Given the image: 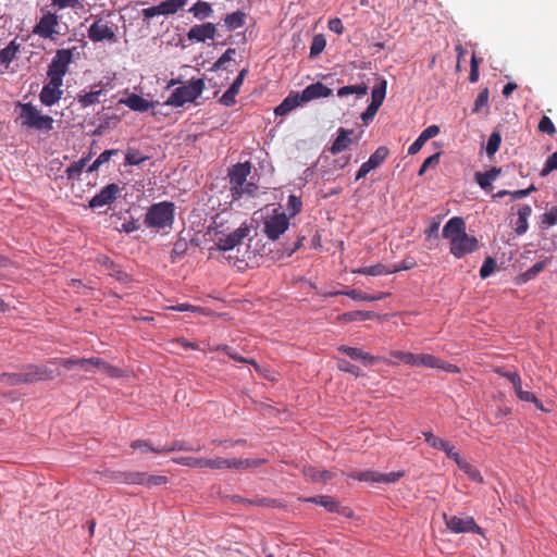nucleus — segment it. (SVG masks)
<instances>
[{
	"mask_svg": "<svg viewBox=\"0 0 557 557\" xmlns=\"http://www.w3.org/2000/svg\"><path fill=\"white\" fill-rule=\"evenodd\" d=\"M247 73H248V69H243L238 73L237 77L235 78V81L233 82V84L230 86L228 89L233 90L234 92H236L238 95Z\"/></svg>",
	"mask_w": 557,
	"mask_h": 557,
	"instance_id": "nucleus-61",
	"label": "nucleus"
},
{
	"mask_svg": "<svg viewBox=\"0 0 557 557\" xmlns=\"http://www.w3.org/2000/svg\"><path fill=\"white\" fill-rule=\"evenodd\" d=\"M222 350L230 357L232 358L233 360L235 361H238V362H245V363H250L252 366H255L257 369H258V366L256 363V361L253 359H247V358H244L242 357L240 355H238L235 349H233L232 347H228V346H224L222 348Z\"/></svg>",
	"mask_w": 557,
	"mask_h": 557,
	"instance_id": "nucleus-51",
	"label": "nucleus"
},
{
	"mask_svg": "<svg viewBox=\"0 0 557 557\" xmlns=\"http://www.w3.org/2000/svg\"><path fill=\"white\" fill-rule=\"evenodd\" d=\"M62 85L63 82L61 81L48 78V83L44 85L39 94L40 102L46 107L55 104L62 98Z\"/></svg>",
	"mask_w": 557,
	"mask_h": 557,
	"instance_id": "nucleus-13",
	"label": "nucleus"
},
{
	"mask_svg": "<svg viewBox=\"0 0 557 557\" xmlns=\"http://www.w3.org/2000/svg\"><path fill=\"white\" fill-rule=\"evenodd\" d=\"M237 94L231 89H227L220 98V103L225 107H232L235 104V98Z\"/></svg>",
	"mask_w": 557,
	"mask_h": 557,
	"instance_id": "nucleus-62",
	"label": "nucleus"
},
{
	"mask_svg": "<svg viewBox=\"0 0 557 557\" xmlns=\"http://www.w3.org/2000/svg\"><path fill=\"white\" fill-rule=\"evenodd\" d=\"M488 101V90H482L474 102V112H478L482 107L486 106Z\"/></svg>",
	"mask_w": 557,
	"mask_h": 557,
	"instance_id": "nucleus-64",
	"label": "nucleus"
},
{
	"mask_svg": "<svg viewBox=\"0 0 557 557\" xmlns=\"http://www.w3.org/2000/svg\"><path fill=\"white\" fill-rule=\"evenodd\" d=\"M442 235L450 242V253L456 258L475 251L479 247L478 239L466 233V224L462 218L454 216L444 226Z\"/></svg>",
	"mask_w": 557,
	"mask_h": 557,
	"instance_id": "nucleus-1",
	"label": "nucleus"
},
{
	"mask_svg": "<svg viewBox=\"0 0 557 557\" xmlns=\"http://www.w3.org/2000/svg\"><path fill=\"white\" fill-rule=\"evenodd\" d=\"M547 260L539 261L534 263L530 269H528L523 274V281L533 280L540 272L544 270L546 267Z\"/></svg>",
	"mask_w": 557,
	"mask_h": 557,
	"instance_id": "nucleus-47",
	"label": "nucleus"
},
{
	"mask_svg": "<svg viewBox=\"0 0 557 557\" xmlns=\"http://www.w3.org/2000/svg\"><path fill=\"white\" fill-rule=\"evenodd\" d=\"M444 520L447 529L454 533H481V528L476 525L472 517L444 515Z\"/></svg>",
	"mask_w": 557,
	"mask_h": 557,
	"instance_id": "nucleus-9",
	"label": "nucleus"
},
{
	"mask_svg": "<svg viewBox=\"0 0 557 557\" xmlns=\"http://www.w3.org/2000/svg\"><path fill=\"white\" fill-rule=\"evenodd\" d=\"M388 154V149L386 147H379L366 161L361 164L360 169L357 172L356 181H359L367 176L369 172L379 168L381 163L386 159Z\"/></svg>",
	"mask_w": 557,
	"mask_h": 557,
	"instance_id": "nucleus-15",
	"label": "nucleus"
},
{
	"mask_svg": "<svg viewBox=\"0 0 557 557\" xmlns=\"http://www.w3.org/2000/svg\"><path fill=\"white\" fill-rule=\"evenodd\" d=\"M250 230L247 225H240L238 228L227 235L219 237L216 246L219 250L228 251L240 245L248 236Z\"/></svg>",
	"mask_w": 557,
	"mask_h": 557,
	"instance_id": "nucleus-12",
	"label": "nucleus"
},
{
	"mask_svg": "<svg viewBox=\"0 0 557 557\" xmlns=\"http://www.w3.org/2000/svg\"><path fill=\"white\" fill-rule=\"evenodd\" d=\"M337 367L339 370L344 371V372H347V373H351L356 376H359L360 375V370L358 367H356L355 364H351L349 363L347 360L345 359H339L337 361Z\"/></svg>",
	"mask_w": 557,
	"mask_h": 557,
	"instance_id": "nucleus-57",
	"label": "nucleus"
},
{
	"mask_svg": "<svg viewBox=\"0 0 557 557\" xmlns=\"http://www.w3.org/2000/svg\"><path fill=\"white\" fill-rule=\"evenodd\" d=\"M289 226V219L285 213L268 216L263 222V232L271 240L277 239Z\"/></svg>",
	"mask_w": 557,
	"mask_h": 557,
	"instance_id": "nucleus-8",
	"label": "nucleus"
},
{
	"mask_svg": "<svg viewBox=\"0 0 557 557\" xmlns=\"http://www.w3.org/2000/svg\"><path fill=\"white\" fill-rule=\"evenodd\" d=\"M257 188L258 187L256 184L246 181L245 184L242 185V189L235 188L232 191V198H233V200H238L245 196L252 197V196H255Z\"/></svg>",
	"mask_w": 557,
	"mask_h": 557,
	"instance_id": "nucleus-39",
	"label": "nucleus"
},
{
	"mask_svg": "<svg viewBox=\"0 0 557 557\" xmlns=\"http://www.w3.org/2000/svg\"><path fill=\"white\" fill-rule=\"evenodd\" d=\"M500 169L493 166L488 171L482 173L476 172L474 175L475 182L482 189H487L492 186V183L498 177L500 174Z\"/></svg>",
	"mask_w": 557,
	"mask_h": 557,
	"instance_id": "nucleus-28",
	"label": "nucleus"
},
{
	"mask_svg": "<svg viewBox=\"0 0 557 557\" xmlns=\"http://www.w3.org/2000/svg\"><path fill=\"white\" fill-rule=\"evenodd\" d=\"M104 94L103 89L91 90L88 92L79 94L77 96V101L82 108H87L91 104L99 102V97Z\"/></svg>",
	"mask_w": 557,
	"mask_h": 557,
	"instance_id": "nucleus-35",
	"label": "nucleus"
},
{
	"mask_svg": "<svg viewBox=\"0 0 557 557\" xmlns=\"http://www.w3.org/2000/svg\"><path fill=\"white\" fill-rule=\"evenodd\" d=\"M359 274L379 276L388 273H393L392 269H387L385 265L377 263L375 265L364 267L357 271Z\"/></svg>",
	"mask_w": 557,
	"mask_h": 557,
	"instance_id": "nucleus-41",
	"label": "nucleus"
},
{
	"mask_svg": "<svg viewBox=\"0 0 557 557\" xmlns=\"http://www.w3.org/2000/svg\"><path fill=\"white\" fill-rule=\"evenodd\" d=\"M458 468L463 471L472 481L481 483L483 481L480 472L473 468L470 463H468L465 459H462Z\"/></svg>",
	"mask_w": 557,
	"mask_h": 557,
	"instance_id": "nucleus-44",
	"label": "nucleus"
},
{
	"mask_svg": "<svg viewBox=\"0 0 557 557\" xmlns=\"http://www.w3.org/2000/svg\"><path fill=\"white\" fill-rule=\"evenodd\" d=\"M202 465H205V468H210V469H225V468L231 469L230 459H225V458H214V459L206 458L205 462H202Z\"/></svg>",
	"mask_w": 557,
	"mask_h": 557,
	"instance_id": "nucleus-48",
	"label": "nucleus"
},
{
	"mask_svg": "<svg viewBox=\"0 0 557 557\" xmlns=\"http://www.w3.org/2000/svg\"><path fill=\"white\" fill-rule=\"evenodd\" d=\"M404 475V472L397 471V472H389V473H380L377 471L373 470H366V471H357L351 472L349 474L350 478L363 481V482H374V483H394L398 481Z\"/></svg>",
	"mask_w": 557,
	"mask_h": 557,
	"instance_id": "nucleus-11",
	"label": "nucleus"
},
{
	"mask_svg": "<svg viewBox=\"0 0 557 557\" xmlns=\"http://www.w3.org/2000/svg\"><path fill=\"white\" fill-rule=\"evenodd\" d=\"M338 350L346 354L349 358L354 360H361L364 366H371L375 361V357L369 355L368 352H363L355 347L341 346Z\"/></svg>",
	"mask_w": 557,
	"mask_h": 557,
	"instance_id": "nucleus-29",
	"label": "nucleus"
},
{
	"mask_svg": "<svg viewBox=\"0 0 557 557\" xmlns=\"http://www.w3.org/2000/svg\"><path fill=\"white\" fill-rule=\"evenodd\" d=\"M202 79H191L187 84L176 88L169 97L166 104L182 107L187 102L196 100L203 91Z\"/></svg>",
	"mask_w": 557,
	"mask_h": 557,
	"instance_id": "nucleus-5",
	"label": "nucleus"
},
{
	"mask_svg": "<svg viewBox=\"0 0 557 557\" xmlns=\"http://www.w3.org/2000/svg\"><path fill=\"white\" fill-rule=\"evenodd\" d=\"M205 459L206 458L181 457L177 460V462L183 466H187V467H191V468H205V465H202V462H205Z\"/></svg>",
	"mask_w": 557,
	"mask_h": 557,
	"instance_id": "nucleus-53",
	"label": "nucleus"
},
{
	"mask_svg": "<svg viewBox=\"0 0 557 557\" xmlns=\"http://www.w3.org/2000/svg\"><path fill=\"white\" fill-rule=\"evenodd\" d=\"M302 103H307L311 100L319 98H326L332 95V89L318 82L307 86L301 92H299Z\"/></svg>",
	"mask_w": 557,
	"mask_h": 557,
	"instance_id": "nucleus-21",
	"label": "nucleus"
},
{
	"mask_svg": "<svg viewBox=\"0 0 557 557\" xmlns=\"http://www.w3.org/2000/svg\"><path fill=\"white\" fill-rule=\"evenodd\" d=\"M18 115L16 122L26 129H34L41 133H49L53 128V119L42 114L33 103L17 102Z\"/></svg>",
	"mask_w": 557,
	"mask_h": 557,
	"instance_id": "nucleus-3",
	"label": "nucleus"
},
{
	"mask_svg": "<svg viewBox=\"0 0 557 557\" xmlns=\"http://www.w3.org/2000/svg\"><path fill=\"white\" fill-rule=\"evenodd\" d=\"M304 500L320 505V506L324 507L330 512H337V513H342L347 517L350 516V512H351L348 508L342 507L339 505V503L331 496L321 495V496L305 498Z\"/></svg>",
	"mask_w": 557,
	"mask_h": 557,
	"instance_id": "nucleus-20",
	"label": "nucleus"
},
{
	"mask_svg": "<svg viewBox=\"0 0 557 557\" xmlns=\"http://www.w3.org/2000/svg\"><path fill=\"white\" fill-rule=\"evenodd\" d=\"M367 94H368V86L364 85V84L344 86V87H341L337 90V96L338 97H345V96H348V95H356L357 98H362Z\"/></svg>",
	"mask_w": 557,
	"mask_h": 557,
	"instance_id": "nucleus-36",
	"label": "nucleus"
},
{
	"mask_svg": "<svg viewBox=\"0 0 557 557\" xmlns=\"http://www.w3.org/2000/svg\"><path fill=\"white\" fill-rule=\"evenodd\" d=\"M302 104L299 92H290L274 110L275 115H286Z\"/></svg>",
	"mask_w": 557,
	"mask_h": 557,
	"instance_id": "nucleus-24",
	"label": "nucleus"
},
{
	"mask_svg": "<svg viewBox=\"0 0 557 557\" xmlns=\"http://www.w3.org/2000/svg\"><path fill=\"white\" fill-rule=\"evenodd\" d=\"M263 460L261 459H230L231 469H248L259 467Z\"/></svg>",
	"mask_w": 557,
	"mask_h": 557,
	"instance_id": "nucleus-42",
	"label": "nucleus"
},
{
	"mask_svg": "<svg viewBox=\"0 0 557 557\" xmlns=\"http://www.w3.org/2000/svg\"><path fill=\"white\" fill-rule=\"evenodd\" d=\"M495 267H496L495 261L491 257L486 258L481 267V270H480L481 277L482 278L488 277L494 272Z\"/></svg>",
	"mask_w": 557,
	"mask_h": 557,
	"instance_id": "nucleus-55",
	"label": "nucleus"
},
{
	"mask_svg": "<svg viewBox=\"0 0 557 557\" xmlns=\"http://www.w3.org/2000/svg\"><path fill=\"white\" fill-rule=\"evenodd\" d=\"M189 13L194 15L197 20H205L213 13L212 5L206 1L196 2L189 10Z\"/></svg>",
	"mask_w": 557,
	"mask_h": 557,
	"instance_id": "nucleus-32",
	"label": "nucleus"
},
{
	"mask_svg": "<svg viewBox=\"0 0 557 557\" xmlns=\"http://www.w3.org/2000/svg\"><path fill=\"white\" fill-rule=\"evenodd\" d=\"M58 25V16L54 13L48 12L42 15L34 32L42 38H53L58 32L54 29Z\"/></svg>",
	"mask_w": 557,
	"mask_h": 557,
	"instance_id": "nucleus-18",
	"label": "nucleus"
},
{
	"mask_svg": "<svg viewBox=\"0 0 557 557\" xmlns=\"http://www.w3.org/2000/svg\"><path fill=\"white\" fill-rule=\"evenodd\" d=\"M542 223L546 226H553L557 224V207L550 208L542 215Z\"/></svg>",
	"mask_w": 557,
	"mask_h": 557,
	"instance_id": "nucleus-56",
	"label": "nucleus"
},
{
	"mask_svg": "<svg viewBox=\"0 0 557 557\" xmlns=\"http://www.w3.org/2000/svg\"><path fill=\"white\" fill-rule=\"evenodd\" d=\"M117 153V150L116 149H110V150H104L103 152H101L98 158L87 168V172H95L97 171L102 164L107 163L110 161L111 157L113 154H116Z\"/></svg>",
	"mask_w": 557,
	"mask_h": 557,
	"instance_id": "nucleus-40",
	"label": "nucleus"
},
{
	"mask_svg": "<svg viewBox=\"0 0 557 557\" xmlns=\"http://www.w3.org/2000/svg\"><path fill=\"white\" fill-rule=\"evenodd\" d=\"M386 86L387 83L385 79H382L379 82L377 85H375L371 92V104L380 108L385 99L386 96Z\"/></svg>",
	"mask_w": 557,
	"mask_h": 557,
	"instance_id": "nucleus-34",
	"label": "nucleus"
},
{
	"mask_svg": "<svg viewBox=\"0 0 557 557\" xmlns=\"http://www.w3.org/2000/svg\"><path fill=\"white\" fill-rule=\"evenodd\" d=\"M18 45L11 41L5 48L0 51V63L8 66L16 57Z\"/></svg>",
	"mask_w": 557,
	"mask_h": 557,
	"instance_id": "nucleus-37",
	"label": "nucleus"
},
{
	"mask_svg": "<svg viewBox=\"0 0 557 557\" xmlns=\"http://www.w3.org/2000/svg\"><path fill=\"white\" fill-rule=\"evenodd\" d=\"M532 213V209L529 205H523L518 210V221L516 224V233L522 235L528 231L529 224L528 219Z\"/></svg>",
	"mask_w": 557,
	"mask_h": 557,
	"instance_id": "nucleus-30",
	"label": "nucleus"
},
{
	"mask_svg": "<svg viewBox=\"0 0 557 557\" xmlns=\"http://www.w3.org/2000/svg\"><path fill=\"white\" fill-rule=\"evenodd\" d=\"M89 158H82L81 160L73 162L66 170V178L69 181H74L79 177L83 171L86 169L88 164Z\"/></svg>",
	"mask_w": 557,
	"mask_h": 557,
	"instance_id": "nucleus-33",
	"label": "nucleus"
},
{
	"mask_svg": "<svg viewBox=\"0 0 557 557\" xmlns=\"http://www.w3.org/2000/svg\"><path fill=\"white\" fill-rule=\"evenodd\" d=\"M556 169H557V152H554L546 160V163L541 171V176H546Z\"/></svg>",
	"mask_w": 557,
	"mask_h": 557,
	"instance_id": "nucleus-54",
	"label": "nucleus"
},
{
	"mask_svg": "<svg viewBox=\"0 0 557 557\" xmlns=\"http://www.w3.org/2000/svg\"><path fill=\"white\" fill-rule=\"evenodd\" d=\"M120 191L119 185L112 183L103 187L97 195H95L90 201V208H100L107 205H110L115 200L117 194Z\"/></svg>",
	"mask_w": 557,
	"mask_h": 557,
	"instance_id": "nucleus-16",
	"label": "nucleus"
},
{
	"mask_svg": "<svg viewBox=\"0 0 557 557\" xmlns=\"http://www.w3.org/2000/svg\"><path fill=\"white\" fill-rule=\"evenodd\" d=\"M57 364V359L50 360L46 364L27 366L21 373H3L0 375V381L8 385H17L21 383H34L41 380H52L60 375V372L53 366Z\"/></svg>",
	"mask_w": 557,
	"mask_h": 557,
	"instance_id": "nucleus-2",
	"label": "nucleus"
},
{
	"mask_svg": "<svg viewBox=\"0 0 557 557\" xmlns=\"http://www.w3.org/2000/svg\"><path fill=\"white\" fill-rule=\"evenodd\" d=\"M236 50L233 48H228L213 64V70L223 69L225 63L230 62L235 54Z\"/></svg>",
	"mask_w": 557,
	"mask_h": 557,
	"instance_id": "nucleus-52",
	"label": "nucleus"
},
{
	"mask_svg": "<svg viewBox=\"0 0 557 557\" xmlns=\"http://www.w3.org/2000/svg\"><path fill=\"white\" fill-rule=\"evenodd\" d=\"M408 364L412 367H426L433 369L441 366V360L429 354H411V359L409 360Z\"/></svg>",
	"mask_w": 557,
	"mask_h": 557,
	"instance_id": "nucleus-27",
	"label": "nucleus"
},
{
	"mask_svg": "<svg viewBox=\"0 0 557 557\" xmlns=\"http://www.w3.org/2000/svg\"><path fill=\"white\" fill-rule=\"evenodd\" d=\"M326 40L323 35H315L312 39V44L310 47V55L317 57L319 55L325 48Z\"/></svg>",
	"mask_w": 557,
	"mask_h": 557,
	"instance_id": "nucleus-46",
	"label": "nucleus"
},
{
	"mask_svg": "<svg viewBox=\"0 0 557 557\" xmlns=\"http://www.w3.org/2000/svg\"><path fill=\"white\" fill-rule=\"evenodd\" d=\"M338 135L336 139L333 141L330 151L333 154H337L344 151L351 143L350 135L354 133V129H345L343 127L338 128Z\"/></svg>",
	"mask_w": 557,
	"mask_h": 557,
	"instance_id": "nucleus-25",
	"label": "nucleus"
},
{
	"mask_svg": "<svg viewBox=\"0 0 557 557\" xmlns=\"http://www.w3.org/2000/svg\"><path fill=\"white\" fill-rule=\"evenodd\" d=\"M216 33V27L212 23H205L201 25H194L187 33V37L191 41L205 42L207 39H213Z\"/></svg>",
	"mask_w": 557,
	"mask_h": 557,
	"instance_id": "nucleus-19",
	"label": "nucleus"
},
{
	"mask_svg": "<svg viewBox=\"0 0 557 557\" xmlns=\"http://www.w3.org/2000/svg\"><path fill=\"white\" fill-rule=\"evenodd\" d=\"M119 103L124 104L131 110L137 112H146L153 108V102H150L136 94H131L128 97L120 99Z\"/></svg>",
	"mask_w": 557,
	"mask_h": 557,
	"instance_id": "nucleus-22",
	"label": "nucleus"
},
{
	"mask_svg": "<svg viewBox=\"0 0 557 557\" xmlns=\"http://www.w3.org/2000/svg\"><path fill=\"white\" fill-rule=\"evenodd\" d=\"M148 157L141 156V153L136 149H128L125 156V164L126 165H138L146 161Z\"/></svg>",
	"mask_w": 557,
	"mask_h": 557,
	"instance_id": "nucleus-45",
	"label": "nucleus"
},
{
	"mask_svg": "<svg viewBox=\"0 0 557 557\" xmlns=\"http://www.w3.org/2000/svg\"><path fill=\"white\" fill-rule=\"evenodd\" d=\"M175 206L170 201H161L149 207L144 223L149 228L164 230L174 222Z\"/></svg>",
	"mask_w": 557,
	"mask_h": 557,
	"instance_id": "nucleus-4",
	"label": "nucleus"
},
{
	"mask_svg": "<svg viewBox=\"0 0 557 557\" xmlns=\"http://www.w3.org/2000/svg\"><path fill=\"white\" fill-rule=\"evenodd\" d=\"M440 162V153H434L426 158L422 163L418 174L423 175L431 165H436Z\"/></svg>",
	"mask_w": 557,
	"mask_h": 557,
	"instance_id": "nucleus-60",
	"label": "nucleus"
},
{
	"mask_svg": "<svg viewBox=\"0 0 557 557\" xmlns=\"http://www.w3.org/2000/svg\"><path fill=\"white\" fill-rule=\"evenodd\" d=\"M76 367L81 368L84 371H90V368L95 367L100 372L106 373L107 375L112 376V377H117L121 374V371L117 368L110 366L107 362H104L102 359L96 358V357L88 358V359L77 358Z\"/></svg>",
	"mask_w": 557,
	"mask_h": 557,
	"instance_id": "nucleus-14",
	"label": "nucleus"
},
{
	"mask_svg": "<svg viewBox=\"0 0 557 557\" xmlns=\"http://www.w3.org/2000/svg\"><path fill=\"white\" fill-rule=\"evenodd\" d=\"M301 206V200L298 197H296L295 195H290L288 197L287 209L292 215L297 214L300 211Z\"/></svg>",
	"mask_w": 557,
	"mask_h": 557,
	"instance_id": "nucleus-59",
	"label": "nucleus"
},
{
	"mask_svg": "<svg viewBox=\"0 0 557 557\" xmlns=\"http://www.w3.org/2000/svg\"><path fill=\"white\" fill-rule=\"evenodd\" d=\"M423 436L425 442L433 448L440 449L446 448V441L435 436L432 432H423Z\"/></svg>",
	"mask_w": 557,
	"mask_h": 557,
	"instance_id": "nucleus-50",
	"label": "nucleus"
},
{
	"mask_svg": "<svg viewBox=\"0 0 557 557\" xmlns=\"http://www.w3.org/2000/svg\"><path fill=\"white\" fill-rule=\"evenodd\" d=\"M250 172L251 165L249 162L237 163L234 165L228 173L231 191H233L235 188L242 189V185L245 184Z\"/></svg>",
	"mask_w": 557,
	"mask_h": 557,
	"instance_id": "nucleus-17",
	"label": "nucleus"
},
{
	"mask_svg": "<svg viewBox=\"0 0 557 557\" xmlns=\"http://www.w3.org/2000/svg\"><path fill=\"white\" fill-rule=\"evenodd\" d=\"M72 60L73 53L70 49L57 50L48 66L47 77L63 82V77L66 75Z\"/></svg>",
	"mask_w": 557,
	"mask_h": 557,
	"instance_id": "nucleus-6",
	"label": "nucleus"
},
{
	"mask_svg": "<svg viewBox=\"0 0 557 557\" xmlns=\"http://www.w3.org/2000/svg\"><path fill=\"white\" fill-rule=\"evenodd\" d=\"M380 108L373 106V104H369L367 110L361 114V120L362 122L368 125L369 122H371L373 120V117L375 116L376 112L379 111Z\"/></svg>",
	"mask_w": 557,
	"mask_h": 557,
	"instance_id": "nucleus-63",
	"label": "nucleus"
},
{
	"mask_svg": "<svg viewBox=\"0 0 557 557\" xmlns=\"http://www.w3.org/2000/svg\"><path fill=\"white\" fill-rule=\"evenodd\" d=\"M539 129L542 132V133H545V134H548V135H553L555 134L556 132V128L554 126V123L552 122V120L547 116H543L539 123Z\"/></svg>",
	"mask_w": 557,
	"mask_h": 557,
	"instance_id": "nucleus-58",
	"label": "nucleus"
},
{
	"mask_svg": "<svg viewBox=\"0 0 557 557\" xmlns=\"http://www.w3.org/2000/svg\"><path fill=\"white\" fill-rule=\"evenodd\" d=\"M120 481L127 484H140L147 487L158 486L168 482L166 476L153 475L146 472H123Z\"/></svg>",
	"mask_w": 557,
	"mask_h": 557,
	"instance_id": "nucleus-7",
	"label": "nucleus"
},
{
	"mask_svg": "<svg viewBox=\"0 0 557 557\" xmlns=\"http://www.w3.org/2000/svg\"><path fill=\"white\" fill-rule=\"evenodd\" d=\"M440 133V127L437 125L428 126L419 137L409 146L408 153L416 154L420 151L423 145L431 138L437 136Z\"/></svg>",
	"mask_w": 557,
	"mask_h": 557,
	"instance_id": "nucleus-23",
	"label": "nucleus"
},
{
	"mask_svg": "<svg viewBox=\"0 0 557 557\" xmlns=\"http://www.w3.org/2000/svg\"><path fill=\"white\" fill-rule=\"evenodd\" d=\"M187 2L188 0H165L162 1L160 4L163 11V15H170L183 9L187 4Z\"/></svg>",
	"mask_w": 557,
	"mask_h": 557,
	"instance_id": "nucleus-38",
	"label": "nucleus"
},
{
	"mask_svg": "<svg viewBox=\"0 0 557 557\" xmlns=\"http://www.w3.org/2000/svg\"><path fill=\"white\" fill-rule=\"evenodd\" d=\"M246 14L242 11H236L227 14L224 18V26L227 30H235L245 25Z\"/></svg>",
	"mask_w": 557,
	"mask_h": 557,
	"instance_id": "nucleus-31",
	"label": "nucleus"
},
{
	"mask_svg": "<svg viewBox=\"0 0 557 557\" xmlns=\"http://www.w3.org/2000/svg\"><path fill=\"white\" fill-rule=\"evenodd\" d=\"M372 317L369 311H350L338 315V320L343 322H351L357 320H368Z\"/></svg>",
	"mask_w": 557,
	"mask_h": 557,
	"instance_id": "nucleus-43",
	"label": "nucleus"
},
{
	"mask_svg": "<svg viewBox=\"0 0 557 557\" xmlns=\"http://www.w3.org/2000/svg\"><path fill=\"white\" fill-rule=\"evenodd\" d=\"M330 295L331 296L345 295L356 301H377V300L383 299L386 296V294H384V293H381L375 296H371V295H368L359 289H349V290H345V292H343V290L332 292V293H330Z\"/></svg>",
	"mask_w": 557,
	"mask_h": 557,
	"instance_id": "nucleus-26",
	"label": "nucleus"
},
{
	"mask_svg": "<svg viewBox=\"0 0 557 557\" xmlns=\"http://www.w3.org/2000/svg\"><path fill=\"white\" fill-rule=\"evenodd\" d=\"M88 38L92 42L116 41L113 25L103 18H97L88 28Z\"/></svg>",
	"mask_w": 557,
	"mask_h": 557,
	"instance_id": "nucleus-10",
	"label": "nucleus"
},
{
	"mask_svg": "<svg viewBox=\"0 0 557 557\" xmlns=\"http://www.w3.org/2000/svg\"><path fill=\"white\" fill-rule=\"evenodd\" d=\"M500 141H502V138L498 133L494 132L491 134V136L487 140V145H486L487 156L491 157L496 153V151L498 150V148L500 146Z\"/></svg>",
	"mask_w": 557,
	"mask_h": 557,
	"instance_id": "nucleus-49",
	"label": "nucleus"
}]
</instances>
